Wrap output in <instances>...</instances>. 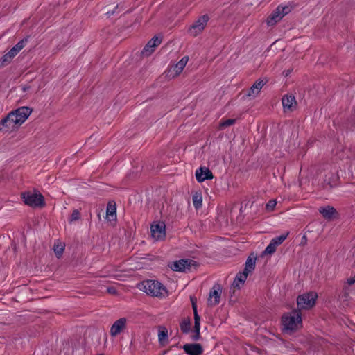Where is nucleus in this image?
Here are the masks:
<instances>
[{
	"mask_svg": "<svg viewBox=\"0 0 355 355\" xmlns=\"http://www.w3.org/2000/svg\"><path fill=\"white\" fill-rule=\"evenodd\" d=\"M32 112L28 107H21L10 112L0 123V131H13L26 121Z\"/></svg>",
	"mask_w": 355,
	"mask_h": 355,
	"instance_id": "f257e3e1",
	"label": "nucleus"
},
{
	"mask_svg": "<svg viewBox=\"0 0 355 355\" xmlns=\"http://www.w3.org/2000/svg\"><path fill=\"white\" fill-rule=\"evenodd\" d=\"M283 330L287 333H292L298 330L302 326L301 313L294 310L284 314L282 317Z\"/></svg>",
	"mask_w": 355,
	"mask_h": 355,
	"instance_id": "f03ea898",
	"label": "nucleus"
},
{
	"mask_svg": "<svg viewBox=\"0 0 355 355\" xmlns=\"http://www.w3.org/2000/svg\"><path fill=\"white\" fill-rule=\"evenodd\" d=\"M138 288L153 297L162 298L167 295L166 287L156 280L144 281L138 285Z\"/></svg>",
	"mask_w": 355,
	"mask_h": 355,
	"instance_id": "7ed1b4c3",
	"label": "nucleus"
},
{
	"mask_svg": "<svg viewBox=\"0 0 355 355\" xmlns=\"http://www.w3.org/2000/svg\"><path fill=\"white\" fill-rule=\"evenodd\" d=\"M24 202L31 207H42L44 206V198L37 191H27L21 193Z\"/></svg>",
	"mask_w": 355,
	"mask_h": 355,
	"instance_id": "20e7f679",
	"label": "nucleus"
},
{
	"mask_svg": "<svg viewBox=\"0 0 355 355\" xmlns=\"http://www.w3.org/2000/svg\"><path fill=\"white\" fill-rule=\"evenodd\" d=\"M209 20V17L207 15L198 17L189 28V34L193 37H196L200 34L205 28Z\"/></svg>",
	"mask_w": 355,
	"mask_h": 355,
	"instance_id": "39448f33",
	"label": "nucleus"
},
{
	"mask_svg": "<svg viewBox=\"0 0 355 355\" xmlns=\"http://www.w3.org/2000/svg\"><path fill=\"white\" fill-rule=\"evenodd\" d=\"M318 295L315 292H309L299 295L297 300V306L300 309H309L315 304Z\"/></svg>",
	"mask_w": 355,
	"mask_h": 355,
	"instance_id": "423d86ee",
	"label": "nucleus"
},
{
	"mask_svg": "<svg viewBox=\"0 0 355 355\" xmlns=\"http://www.w3.org/2000/svg\"><path fill=\"white\" fill-rule=\"evenodd\" d=\"M151 236L156 241H163L166 238V225L162 221L154 222L150 226Z\"/></svg>",
	"mask_w": 355,
	"mask_h": 355,
	"instance_id": "0eeeda50",
	"label": "nucleus"
},
{
	"mask_svg": "<svg viewBox=\"0 0 355 355\" xmlns=\"http://www.w3.org/2000/svg\"><path fill=\"white\" fill-rule=\"evenodd\" d=\"M288 6H278L277 9L270 15L267 20L268 26H273L280 21L282 18L290 12Z\"/></svg>",
	"mask_w": 355,
	"mask_h": 355,
	"instance_id": "6e6552de",
	"label": "nucleus"
},
{
	"mask_svg": "<svg viewBox=\"0 0 355 355\" xmlns=\"http://www.w3.org/2000/svg\"><path fill=\"white\" fill-rule=\"evenodd\" d=\"M288 236V232H286L285 234H283L279 236L273 238L270 243L268 245V246L266 248L263 253L265 254H273L279 245H281L287 238Z\"/></svg>",
	"mask_w": 355,
	"mask_h": 355,
	"instance_id": "1a4fd4ad",
	"label": "nucleus"
},
{
	"mask_svg": "<svg viewBox=\"0 0 355 355\" xmlns=\"http://www.w3.org/2000/svg\"><path fill=\"white\" fill-rule=\"evenodd\" d=\"M194 261L193 260L188 259H180L174 262H172L169 266L174 271L184 272L187 269L193 265Z\"/></svg>",
	"mask_w": 355,
	"mask_h": 355,
	"instance_id": "9d476101",
	"label": "nucleus"
},
{
	"mask_svg": "<svg viewBox=\"0 0 355 355\" xmlns=\"http://www.w3.org/2000/svg\"><path fill=\"white\" fill-rule=\"evenodd\" d=\"M222 289L220 285H214L209 293L208 298V304L216 306L219 304Z\"/></svg>",
	"mask_w": 355,
	"mask_h": 355,
	"instance_id": "9b49d317",
	"label": "nucleus"
},
{
	"mask_svg": "<svg viewBox=\"0 0 355 355\" xmlns=\"http://www.w3.org/2000/svg\"><path fill=\"white\" fill-rule=\"evenodd\" d=\"M127 319L121 318L116 320L110 329V335L112 336H116L119 335L126 327Z\"/></svg>",
	"mask_w": 355,
	"mask_h": 355,
	"instance_id": "f8f14e48",
	"label": "nucleus"
},
{
	"mask_svg": "<svg viewBox=\"0 0 355 355\" xmlns=\"http://www.w3.org/2000/svg\"><path fill=\"white\" fill-rule=\"evenodd\" d=\"M161 42L162 40L159 37H153L144 48L142 54L146 56L150 55L155 51V48L161 44Z\"/></svg>",
	"mask_w": 355,
	"mask_h": 355,
	"instance_id": "ddd939ff",
	"label": "nucleus"
},
{
	"mask_svg": "<svg viewBox=\"0 0 355 355\" xmlns=\"http://www.w3.org/2000/svg\"><path fill=\"white\" fill-rule=\"evenodd\" d=\"M282 105L284 111H293L296 107V101L295 96L292 95H285L282 99Z\"/></svg>",
	"mask_w": 355,
	"mask_h": 355,
	"instance_id": "4468645a",
	"label": "nucleus"
},
{
	"mask_svg": "<svg viewBox=\"0 0 355 355\" xmlns=\"http://www.w3.org/2000/svg\"><path fill=\"white\" fill-rule=\"evenodd\" d=\"M196 178L199 182H202L206 180L213 178V175L211 171L207 168H200L196 171Z\"/></svg>",
	"mask_w": 355,
	"mask_h": 355,
	"instance_id": "2eb2a0df",
	"label": "nucleus"
},
{
	"mask_svg": "<svg viewBox=\"0 0 355 355\" xmlns=\"http://www.w3.org/2000/svg\"><path fill=\"white\" fill-rule=\"evenodd\" d=\"M183 349L188 355H201L203 352L200 344H186L183 345Z\"/></svg>",
	"mask_w": 355,
	"mask_h": 355,
	"instance_id": "dca6fc26",
	"label": "nucleus"
},
{
	"mask_svg": "<svg viewBox=\"0 0 355 355\" xmlns=\"http://www.w3.org/2000/svg\"><path fill=\"white\" fill-rule=\"evenodd\" d=\"M266 83L267 81L264 79L257 80L250 87L247 95L252 97L257 96Z\"/></svg>",
	"mask_w": 355,
	"mask_h": 355,
	"instance_id": "f3484780",
	"label": "nucleus"
},
{
	"mask_svg": "<svg viewBox=\"0 0 355 355\" xmlns=\"http://www.w3.org/2000/svg\"><path fill=\"white\" fill-rule=\"evenodd\" d=\"M189 58L187 56L183 57L171 70L173 77L178 76L185 67L188 62Z\"/></svg>",
	"mask_w": 355,
	"mask_h": 355,
	"instance_id": "a211bd4d",
	"label": "nucleus"
},
{
	"mask_svg": "<svg viewBox=\"0 0 355 355\" xmlns=\"http://www.w3.org/2000/svg\"><path fill=\"white\" fill-rule=\"evenodd\" d=\"M319 212L327 220H332L337 214L336 210L331 206L322 207L319 209Z\"/></svg>",
	"mask_w": 355,
	"mask_h": 355,
	"instance_id": "6ab92c4d",
	"label": "nucleus"
},
{
	"mask_svg": "<svg viewBox=\"0 0 355 355\" xmlns=\"http://www.w3.org/2000/svg\"><path fill=\"white\" fill-rule=\"evenodd\" d=\"M106 218L110 221L116 220V207L114 202H110L106 209Z\"/></svg>",
	"mask_w": 355,
	"mask_h": 355,
	"instance_id": "aec40b11",
	"label": "nucleus"
},
{
	"mask_svg": "<svg viewBox=\"0 0 355 355\" xmlns=\"http://www.w3.org/2000/svg\"><path fill=\"white\" fill-rule=\"evenodd\" d=\"M248 276V274L244 271L237 274L232 283V286L234 288H240L241 286L244 284Z\"/></svg>",
	"mask_w": 355,
	"mask_h": 355,
	"instance_id": "412c9836",
	"label": "nucleus"
},
{
	"mask_svg": "<svg viewBox=\"0 0 355 355\" xmlns=\"http://www.w3.org/2000/svg\"><path fill=\"white\" fill-rule=\"evenodd\" d=\"M255 264L256 257L250 256L245 262V266L243 271L249 275L254 270Z\"/></svg>",
	"mask_w": 355,
	"mask_h": 355,
	"instance_id": "4be33fe9",
	"label": "nucleus"
},
{
	"mask_svg": "<svg viewBox=\"0 0 355 355\" xmlns=\"http://www.w3.org/2000/svg\"><path fill=\"white\" fill-rule=\"evenodd\" d=\"M168 338V330L166 327H160L158 332V340L162 345L166 343Z\"/></svg>",
	"mask_w": 355,
	"mask_h": 355,
	"instance_id": "5701e85b",
	"label": "nucleus"
},
{
	"mask_svg": "<svg viewBox=\"0 0 355 355\" xmlns=\"http://www.w3.org/2000/svg\"><path fill=\"white\" fill-rule=\"evenodd\" d=\"M26 40H21L15 46H14L8 53L13 58L15 57L17 53L24 47Z\"/></svg>",
	"mask_w": 355,
	"mask_h": 355,
	"instance_id": "b1692460",
	"label": "nucleus"
},
{
	"mask_svg": "<svg viewBox=\"0 0 355 355\" xmlns=\"http://www.w3.org/2000/svg\"><path fill=\"white\" fill-rule=\"evenodd\" d=\"M192 201L194 207L198 209L202 205V196L200 193L196 192L192 196Z\"/></svg>",
	"mask_w": 355,
	"mask_h": 355,
	"instance_id": "393cba45",
	"label": "nucleus"
},
{
	"mask_svg": "<svg viewBox=\"0 0 355 355\" xmlns=\"http://www.w3.org/2000/svg\"><path fill=\"white\" fill-rule=\"evenodd\" d=\"M13 57L8 52L0 58V68H2L11 62Z\"/></svg>",
	"mask_w": 355,
	"mask_h": 355,
	"instance_id": "a878e982",
	"label": "nucleus"
},
{
	"mask_svg": "<svg viewBox=\"0 0 355 355\" xmlns=\"http://www.w3.org/2000/svg\"><path fill=\"white\" fill-rule=\"evenodd\" d=\"M180 329L182 332L184 333H189V331H190V327H191V322H190V320L189 318H187V319H184L180 324Z\"/></svg>",
	"mask_w": 355,
	"mask_h": 355,
	"instance_id": "bb28decb",
	"label": "nucleus"
},
{
	"mask_svg": "<svg viewBox=\"0 0 355 355\" xmlns=\"http://www.w3.org/2000/svg\"><path fill=\"white\" fill-rule=\"evenodd\" d=\"M235 123V119H229L225 121H221L219 124V128L220 130L224 129L226 127L230 126Z\"/></svg>",
	"mask_w": 355,
	"mask_h": 355,
	"instance_id": "cd10ccee",
	"label": "nucleus"
},
{
	"mask_svg": "<svg viewBox=\"0 0 355 355\" xmlns=\"http://www.w3.org/2000/svg\"><path fill=\"white\" fill-rule=\"evenodd\" d=\"M277 205V201L275 200H269L266 205V209L270 212L272 211Z\"/></svg>",
	"mask_w": 355,
	"mask_h": 355,
	"instance_id": "c85d7f7f",
	"label": "nucleus"
},
{
	"mask_svg": "<svg viewBox=\"0 0 355 355\" xmlns=\"http://www.w3.org/2000/svg\"><path fill=\"white\" fill-rule=\"evenodd\" d=\"M80 218V213L78 210L75 209L73 211L71 218H70V222L76 221L79 220Z\"/></svg>",
	"mask_w": 355,
	"mask_h": 355,
	"instance_id": "c756f323",
	"label": "nucleus"
},
{
	"mask_svg": "<svg viewBox=\"0 0 355 355\" xmlns=\"http://www.w3.org/2000/svg\"><path fill=\"white\" fill-rule=\"evenodd\" d=\"M64 250V246L62 244H56L54 245V252L58 255L60 256L62 254Z\"/></svg>",
	"mask_w": 355,
	"mask_h": 355,
	"instance_id": "7c9ffc66",
	"label": "nucleus"
},
{
	"mask_svg": "<svg viewBox=\"0 0 355 355\" xmlns=\"http://www.w3.org/2000/svg\"><path fill=\"white\" fill-rule=\"evenodd\" d=\"M194 329H196L198 331H200V316L198 314V312L194 313Z\"/></svg>",
	"mask_w": 355,
	"mask_h": 355,
	"instance_id": "2f4dec72",
	"label": "nucleus"
},
{
	"mask_svg": "<svg viewBox=\"0 0 355 355\" xmlns=\"http://www.w3.org/2000/svg\"><path fill=\"white\" fill-rule=\"evenodd\" d=\"M200 338V331H198L196 329H195L194 334L192 336V339L193 340H198Z\"/></svg>",
	"mask_w": 355,
	"mask_h": 355,
	"instance_id": "473e14b6",
	"label": "nucleus"
},
{
	"mask_svg": "<svg viewBox=\"0 0 355 355\" xmlns=\"http://www.w3.org/2000/svg\"><path fill=\"white\" fill-rule=\"evenodd\" d=\"M107 293H109L110 294H116V290L114 287H109V288H107Z\"/></svg>",
	"mask_w": 355,
	"mask_h": 355,
	"instance_id": "72a5a7b5",
	"label": "nucleus"
},
{
	"mask_svg": "<svg viewBox=\"0 0 355 355\" xmlns=\"http://www.w3.org/2000/svg\"><path fill=\"white\" fill-rule=\"evenodd\" d=\"M347 283L349 285H352L355 283V275L347 279Z\"/></svg>",
	"mask_w": 355,
	"mask_h": 355,
	"instance_id": "f704fd0d",
	"label": "nucleus"
},
{
	"mask_svg": "<svg viewBox=\"0 0 355 355\" xmlns=\"http://www.w3.org/2000/svg\"><path fill=\"white\" fill-rule=\"evenodd\" d=\"M191 302H192V308H193V314H194V313H196V312H197V307H196V303L193 300V298H191Z\"/></svg>",
	"mask_w": 355,
	"mask_h": 355,
	"instance_id": "c9c22d12",
	"label": "nucleus"
}]
</instances>
